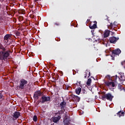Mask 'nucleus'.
<instances>
[{
	"label": "nucleus",
	"instance_id": "f257e3e1",
	"mask_svg": "<svg viewBox=\"0 0 125 125\" xmlns=\"http://www.w3.org/2000/svg\"><path fill=\"white\" fill-rule=\"evenodd\" d=\"M27 84H28V81L24 79H21L20 81L19 88L22 90L27 86Z\"/></svg>",
	"mask_w": 125,
	"mask_h": 125
},
{
	"label": "nucleus",
	"instance_id": "f03ea898",
	"mask_svg": "<svg viewBox=\"0 0 125 125\" xmlns=\"http://www.w3.org/2000/svg\"><path fill=\"white\" fill-rule=\"evenodd\" d=\"M10 51H6V49L3 46V45L0 43V54L2 55H10Z\"/></svg>",
	"mask_w": 125,
	"mask_h": 125
},
{
	"label": "nucleus",
	"instance_id": "7ed1b4c3",
	"mask_svg": "<svg viewBox=\"0 0 125 125\" xmlns=\"http://www.w3.org/2000/svg\"><path fill=\"white\" fill-rule=\"evenodd\" d=\"M113 98H114V96L112 95L110 93H108L102 96V99L104 101H106V99L108 101H112Z\"/></svg>",
	"mask_w": 125,
	"mask_h": 125
},
{
	"label": "nucleus",
	"instance_id": "20e7f679",
	"mask_svg": "<svg viewBox=\"0 0 125 125\" xmlns=\"http://www.w3.org/2000/svg\"><path fill=\"white\" fill-rule=\"evenodd\" d=\"M119 75H120V76H118V75H115V76L114 77L115 82L117 83V79H118L120 83H123L125 81V76L124 75V73H120Z\"/></svg>",
	"mask_w": 125,
	"mask_h": 125
},
{
	"label": "nucleus",
	"instance_id": "39448f33",
	"mask_svg": "<svg viewBox=\"0 0 125 125\" xmlns=\"http://www.w3.org/2000/svg\"><path fill=\"white\" fill-rule=\"evenodd\" d=\"M42 92L41 90H37L36 92H35L33 95V98L35 99V100H38L39 97L42 96Z\"/></svg>",
	"mask_w": 125,
	"mask_h": 125
},
{
	"label": "nucleus",
	"instance_id": "423d86ee",
	"mask_svg": "<svg viewBox=\"0 0 125 125\" xmlns=\"http://www.w3.org/2000/svg\"><path fill=\"white\" fill-rule=\"evenodd\" d=\"M66 105L67 103L65 101H62L60 104L59 106H60L61 110L59 111V114H60V112L65 111V110L66 109Z\"/></svg>",
	"mask_w": 125,
	"mask_h": 125
},
{
	"label": "nucleus",
	"instance_id": "0eeeda50",
	"mask_svg": "<svg viewBox=\"0 0 125 125\" xmlns=\"http://www.w3.org/2000/svg\"><path fill=\"white\" fill-rule=\"evenodd\" d=\"M41 100H42L41 103L42 104L45 103V102L50 101V97L45 96V95H43L41 98Z\"/></svg>",
	"mask_w": 125,
	"mask_h": 125
},
{
	"label": "nucleus",
	"instance_id": "6e6552de",
	"mask_svg": "<svg viewBox=\"0 0 125 125\" xmlns=\"http://www.w3.org/2000/svg\"><path fill=\"white\" fill-rule=\"evenodd\" d=\"M20 116H21V113H20V112L15 111L13 113V121H15L17 120V119H18L19 117H20Z\"/></svg>",
	"mask_w": 125,
	"mask_h": 125
},
{
	"label": "nucleus",
	"instance_id": "1a4fd4ad",
	"mask_svg": "<svg viewBox=\"0 0 125 125\" xmlns=\"http://www.w3.org/2000/svg\"><path fill=\"white\" fill-rule=\"evenodd\" d=\"M119 40V37H111L109 38V41L110 43H116Z\"/></svg>",
	"mask_w": 125,
	"mask_h": 125
},
{
	"label": "nucleus",
	"instance_id": "9d476101",
	"mask_svg": "<svg viewBox=\"0 0 125 125\" xmlns=\"http://www.w3.org/2000/svg\"><path fill=\"white\" fill-rule=\"evenodd\" d=\"M122 52L120 49H115L112 51L111 57L115 56V55H119Z\"/></svg>",
	"mask_w": 125,
	"mask_h": 125
},
{
	"label": "nucleus",
	"instance_id": "9b49d317",
	"mask_svg": "<svg viewBox=\"0 0 125 125\" xmlns=\"http://www.w3.org/2000/svg\"><path fill=\"white\" fill-rule=\"evenodd\" d=\"M11 38V35L10 34H6L4 37V41H5L6 43H8V42L10 38Z\"/></svg>",
	"mask_w": 125,
	"mask_h": 125
},
{
	"label": "nucleus",
	"instance_id": "f8f14e48",
	"mask_svg": "<svg viewBox=\"0 0 125 125\" xmlns=\"http://www.w3.org/2000/svg\"><path fill=\"white\" fill-rule=\"evenodd\" d=\"M71 98L73 99V100L74 101H76V102H80V100H81V98L79 97L78 96H76L75 95L72 94L71 95Z\"/></svg>",
	"mask_w": 125,
	"mask_h": 125
},
{
	"label": "nucleus",
	"instance_id": "ddd939ff",
	"mask_svg": "<svg viewBox=\"0 0 125 125\" xmlns=\"http://www.w3.org/2000/svg\"><path fill=\"white\" fill-rule=\"evenodd\" d=\"M104 83L107 85V86H110L111 85L112 87H115V83L113 82L105 81L104 82Z\"/></svg>",
	"mask_w": 125,
	"mask_h": 125
},
{
	"label": "nucleus",
	"instance_id": "4468645a",
	"mask_svg": "<svg viewBox=\"0 0 125 125\" xmlns=\"http://www.w3.org/2000/svg\"><path fill=\"white\" fill-rule=\"evenodd\" d=\"M110 30H105L104 34V38H108L109 36H110Z\"/></svg>",
	"mask_w": 125,
	"mask_h": 125
},
{
	"label": "nucleus",
	"instance_id": "2eb2a0df",
	"mask_svg": "<svg viewBox=\"0 0 125 125\" xmlns=\"http://www.w3.org/2000/svg\"><path fill=\"white\" fill-rule=\"evenodd\" d=\"M117 27L114 23H110V24L108 26V29H110V30H115V28Z\"/></svg>",
	"mask_w": 125,
	"mask_h": 125
},
{
	"label": "nucleus",
	"instance_id": "dca6fc26",
	"mask_svg": "<svg viewBox=\"0 0 125 125\" xmlns=\"http://www.w3.org/2000/svg\"><path fill=\"white\" fill-rule=\"evenodd\" d=\"M87 75H88V78H89V77H90V72L88 70H86L85 71V73L84 74V79H86V77L87 76Z\"/></svg>",
	"mask_w": 125,
	"mask_h": 125
},
{
	"label": "nucleus",
	"instance_id": "f3484780",
	"mask_svg": "<svg viewBox=\"0 0 125 125\" xmlns=\"http://www.w3.org/2000/svg\"><path fill=\"white\" fill-rule=\"evenodd\" d=\"M60 119H61V116H58V117H54L53 119V122L54 123H57V122H58Z\"/></svg>",
	"mask_w": 125,
	"mask_h": 125
},
{
	"label": "nucleus",
	"instance_id": "a211bd4d",
	"mask_svg": "<svg viewBox=\"0 0 125 125\" xmlns=\"http://www.w3.org/2000/svg\"><path fill=\"white\" fill-rule=\"evenodd\" d=\"M117 115L119 118H121V117H124V116H125V112L120 111L117 113Z\"/></svg>",
	"mask_w": 125,
	"mask_h": 125
},
{
	"label": "nucleus",
	"instance_id": "6ab92c4d",
	"mask_svg": "<svg viewBox=\"0 0 125 125\" xmlns=\"http://www.w3.org/2000/svg\"><path fill=\"white\" fill-rule=\"evenodd\" d=\"M90 29L91 30H93V29H96L97 28V25L96 23H94L93 25L92 24H90L89 26Z\"/></svg>",
	"mask_w": 125,
	"mask_h": 125
},
{
	"label": "nucleus",
	"instance_id": "aec40b11",
	"mask_svg": "<svg viewBox=\"0 0 125 125\" xmlns=\"http://www.w3.org/2000/svg\"><path fill=\"white\" fill-rule=\"evenodd\" d=\"M81 91H82V88L80 87L76 88L75 90V92L76 94H78V95H80V94L81 93Z\"/></svg>",
	"mask_w": 125,
	"mask_h": 125
},
{
	"label": "nucleus",
	"instance_id": "412c9836",
	"mask_svg": "<svg viewBox=\"0 0 125 125\" xmlns=\"http://www.w3.org/2000/svg\"><path fill=\"white\" fill-rule=\"evenodd\" d=\"M94 40L96 42H101V40H100V38H99V36H96L95 38V36H94Z\"/></svg>",
	"mask_w": 125,
	"mask_h": 125
},
{
	"label": "nucleus",
	"instance_id": "4be33fe9",
	"mask_svg": "<svg viewBox=\"0 0 125 125\" xmlns=\"http://www.w3.org/2000/svg\"><path fill=\"white\" fill-rule=\"evenodd\" d=\"M90 83H91V79L90 78H89L88 80H87V83H86V84L87 85H90Z\"/></svg>",
	"mask_w": 125,
	"mask_h": 125
},
{
	"label": "nucleus",
	"instance_id": "5701e85b",
	"mask_svg": "<svg viewBox=\"0 0 125 125\" xmlns=\"http://www.w3.org/2000/svg\"><path fill=\"white\" fill-rule=\"evenodd\" d=\"M118 89H120V90H123V89H124V87H123L121 84H118Z\"/></svg>",
	"mask_w": 125,
	"mask_h": 125
},
{
	"label": "nucleus",
	"instance_id": "b1692460",
	"mask_svg": "<svg viewBox=\"0 0 125 125\" xmlns=\"http://www.w3.org/2000/svg\"><path fill=\"white\" fill-rule=\"evenodd\" d=\"M34 122H37L38 121V117L36 115H34L33 118Z\"/></svg>",
	"mask_w": 125,
	"mask_h": 125
},
{
	"label": "nucleus",
	"instance_id": "393cba45",
	"mask_svg": "<svg viewBox=\"0 0 125 125\" xmlns=\"http://www.w3.org/2000/svg\"><path fill=\"white\" fill-rule=\"evenodd\" d=\"M16 35L17 37H19V36H20V32H19V31H17L16 33Z\"/></svg>",
	"mask_w": 125,
	"mask_h": 125
},
{
	"label": "nucleus",
	"instance_id": "a878e982",
	"mask_svg": "<svg viewBox=\"0 0 125 125\" xmlns=\"http://www.w3.org/2000/svg\"><path fill=\"white\" fill-rule=\"evenodd\" d=\"M54 25H55L56 26H60V23L59 22H55L54 23Z\"/></svg>",
	"mask_w": 125,
	"mask_h": 125
},
{
	"label": "nucleus",
	"instance_id": "bb28decb",
	"mask_svg": "<svg viewBox=\"0 0 125 125\" xmlns=\"http://www.w3.org/2000/svg\"><path fill=\"white\" fill-rule=\"evenodd\" d=\"M106 78L108 79V80H111V76H110V75H107L106 76Z\"/></svg>",
	"mask_w": 125,
	"mask_h": 125
},
{
	"label": "nucleus",
	"instance_id": "cd10ccee",
	"mask_svg": "<svg viewBox=\"0 0 125 125\" xmlns=\"http://www.w3.org/2000/svg\"><path fill=\"white\" fill-rule=\"evenodd\" d=\"M69 88H71V86H68V85H66V86H65V89H66L69 90Z\"/></svg>",
	"mask_w": 125,
	"mask_h": 125
},
{
	"label": "nucleus",
	"instance_id": "c85d7f7f",
	"mask_svg": "<svg viewBox=\"0 0 125 125\" xmlns=\"http://www.w3.org/2000/svg\"><path fill=\"white\" fill-rule=\"evenodd\" d=\"M3 97V95H2V93L0 92V99H2Z\"/></svg>",
	"mask_w": 125,
	"mask_h": 125
},
{
	"label": "nucleus",
	"instance_id": "c756f323",
	"mask_svg": "<svg viewBox=\"0 0 125 125\" xmlns=\"http://www.w3.org/2000/svg\"><path fill=\"white\" fill-rule=\"evenodd\" d=\"M113 24H114L115 26H116V27L118 26V23H117V21H114L113 22Z\"/></svg>",
	"mask_w": 125,
	"mask_h": 125
},
{
	"label": "nucleus",
	"instance_id": "7c9ffc66",
	"mask_svg": "<svg viewBox=\"0 0 125 125\" xmlns=\"http://www.w3.org/2000/svg\"><path fill=\"white\" fill-rule=\"evenodd\" d=\"M82 91V93H83V94H84V93H85V89L83 88Z\"/></svg>",
	"mask_w": 125,
	"mask_h": 125
},
{
	"label": "nucleus",
	"instance_id": "2f4dec72",
	"mask_svg": "<svg viewBox=\"0 0 125 125\" xmlns=\"http://www.w3.org/2000/svg\"><path fill=\"white\" fill-rule=\"evenodd\" d=\"M64 125H70V122H65V123H64Z\"/></svg>",
	"mask_w": 125,
	"mask_h": 125
},
{
	"label": "nucleus",
	"instance_id": "473e14b6",
	"mask_svg": "<svg viewBox=\"0 0 125 125\" xmlns=\"http://www.w3.org/2000/svg\"><path fill=\"white\" fill-rule=\"evenodd\" d=\"M95 50H98V47H94Z\"/></svg>",
	"mask_w": 125,
	"mask_h": 125
},
{
	"label": "nucleus",
	"instance_id": "72a5a7b5",
	"mask_svg": "<svg viewBox=\"0 0 125 125\" xmlns=\"http://www.w3.org/2000/svg\"><path fill=\"white\" fill-rule=\"evenodd\" d=\"M77 83H78L79 85H80V86H82L81 84V81H80V82L77 81Z\"/></svg>",
	"mask_w": 125,
	"mask_h": 125
},
{
	"label": "nucleus",
	"instance_id": "f704fd0d",
	"mask_svg": "<svg viewBox=\"0 0 125 125\" xmlns=\"http://www.w3.org/2000/svg\"><path fill=\"white\" fill-rule=\"evenodd\" d=\"M56 10H58L59 9V6L56 7Z\"/></svg>",
	"mask_w": 125,
	"mask_h": 125
},
{
	"label": "nucleus",
	"instance_id": "c9c22d12",
	"mask_svg": "<svg viewBox=\"0 0 125 125\" xmlns=\"http://www.w3.org/2000/svg\"><path fill=\"white\" fill-rule=\"evenodd\" d=\"M88 40H89V41L90 42H91V41H92V40L91 39H89Z\"/></svg>",
	"mask_w": 125,
	"mask_h": 125
},
{
	"label": "nucleus",
	"instance_id": "e433bc0d",
	"mask_svg": "<svg viewBox=\"0 0 125 125\" xmlns=\"http://www.w3.org/2000/svg\"><path fill=\"white\" fill-rule=\"evenodd\" d=\"M111 33H112V35H113V34H115V32H112Z\"/></svg>",
	"mask_w": 125,
	"mask_h": 125
},
{
	"label": "nucleus",
	"instance_id": "4c0bfd02",
	"mask_svg": "<svg viewBox=\"0 0 125 125\" xmlns=\"http://www.w3.org/2000/svg\"><path fill=\"white\" fill-rule=\"evenodd\" d=\"M89 21H90V20H89V19L87 20V21L88 22Z\"/></svg>",
	"mask_w": 125,
	"mask_h": 125
},
{
	"label": "nucleus",
	"instance_id": "58836bf2",
	"mask_svg": "<svg viewBox=\"0 0 125 125\" xmlns=\"http://www.w3.org/2000/svg\"><path fill=\"white\" fill-rule=\"evenodd\" d=\"M39 0H35V1H38Z\"/></svg>",
	"mask_w": 125,
	"mask_h": 125
},
{
	"label": "nucleus",
	"instance_id": "ea45409f",
	"mask_svg": "<svg viewBox=\"0 0 125 125\" xmlns=\"http://www.w3.org/2000/svg\"><path fill=\"white\" fill-rule=\"evenodd\" d=\"M122 65H123V62L121 63Z\"/></svg>",
	"mask_w": 125,
	"mask_h": 125
},
{
	"label": "nucleus",
	"instance_id": "a19ab883",
	"mask_svg": "<svg viewBox=\"0 0 125 125\" xmlns=\"http://www.w3.org/2000/svg\"><path fill=\"white\" fill-rule=\"evenodd\" d=\"M91 33H92V30H91Z\"/></svg>",
	"mask_w": 125,
	"mask_h": 125
}]
</instances>
